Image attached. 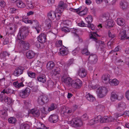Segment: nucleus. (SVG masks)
I'll return each mask as SVG.
<instances>
[{"label": "nucleus", "mask_w": 129, "mask_h": 129, "mask_svg": "<svg viewBox=\"0 0 129 129\" xmlns=\"http://www.w3.org/2000/svg\"><path fill=\"white\" fill-rule=\"evenodd\" d=\"M28 31V28L25 26H24L20 28L18 34V39L17 40H24L27 36Z\"/></svg>", "instance_id": "obj_1"}, {"label": "nucleus", "mask_w": 129, "mask_h": 129, "mask_svg": "<svg viewBox=\"0 0 129 129\" xmlns=\"http://www.w3.org/2000/svg\"><path fill=\"white\" fill-rule=\"evenodd\" d=\"M91 33L89 35V37L90 39H93L95 42H98L99 44V46L101 47V46L103 47H105V44L104 42L101 41H97V37L99 36L98 34H97L96 33H92L91 31Z\"/></svg>", "instance_id": "obj_2"}, {"label": "nucleus", "mask_w": 129, "mask_h": 129, "mask_svg": "<svg viewBox=\"0 0 129 129\" xmlns=\"http://www.w3.org/2000/svg\"><path fill=\"white\" fill-rule=\"evenodd\" d=\"M108 91L107 88L105 87H101L97 91L98 96L99 98H103L106 96Z\"/></svg>", "instance_id": "obj_3"}, {"label": "nucleus", "mask_w": 129, "mask_h": 129, "mask_svg": "<svg viewBox=\"0 0 129 129\" xmlns=\"http://www.w3.org/2000/svg\"><path fill=\"white\" fill-rule=\"evenodd\" d=\"M16 42L18 43L21 47L23 48L25 50H28L29 48V44L26 41H24L21 40H17Z\"/></svg>", "instance_id": "obj_4"}, {"label": "nucleus", "mask_w": 129, "mask_h": 129, "mask_svg": "<svg viewBox=\"0 0 129 129\" xmlns=\"http://www.w3.org/2000/svg\"><path fill=\"white\" fill-rule=\"evenodd\" d=\"M30 92V89L27 87L24 90L20 91L19 93V94L21 97L24 98L27 97L29 95Z\"/></svg>", "instance_id": "obj_5"}, {"label": "nucleus", "mask_w": 129, "mask_h": 129, "mask_svg": "<svg viewBox=\"0 0 129 129\" xmlns=\"http://www.w3.org/2000/svg\"><path fill=\"white\" fill-rule=\"evenodd\" d=\"M61 80L62 82L67 86L69 87L72 86L73 83V80L70 77H67L65 78L62 77Z\"/></svg>", "instance_id": "obj_6"}, {"label": "nucleus", "mask_w": 129, "mask_h": 129, "mask_svg": "<svg viewBox=\"0 0 129 129\" xmlns=\"http://www.w3.org/2000/svg\"><path fill=\"white\" fill-rule=\"evenodd\" d=\"M24 70V68L22 66H19L16 68L13 72V75L15 76H18L22 74Z\"/></svg>", "instance_id": "obj_7"}, {"label": "nucleus", "mask_w": 129, "mask_h": 129, "mask_svg": "<svg viewBox=\"0 0 129 129\" xmlns=\"http://www.w3.org/2000/svg\"><path fill=\"white\" fill-rule=\"evenodd\" d=\"M72 112V111L71 109L65 107L63 108L61 110L62 114H63L64 117H68Z\"/></svg>", "instance_id": "obj_8"}, {"label": "nucleus", "mask_w": 129, "mask_h": 129, "mask_svg": "<svg viewBox=\"0 0 129 129\" xmlns=\"http://www.w3.org/2000/svg\"><path fill=\"white\" fill-rule=\"evenodd\" d=\"M101 118L102 116L100 115L96 116L89 121V124L90 125H92L100 122L101 123Z\"/></svg>", "instance_id": "obj_9"}, {"label": "nucleus", "mask_w": 129, "mask_h": 129, "mask_svg": "<svg viewBox=\"0 0 129 129\" xmlns=\"http://www.w3.org/2000/svg\"><path fill=\"white\" fill-rule=\"evenodd\" d=\"M47 96L45 95H41L38 98V102L40 105H42L47 102Z\"/></svg>", "instance_id": "obj_10"}, {"label": "nucleus", "mask_w": 129, "mask_h": 129, "mask_svg": "<svg viewBox=\"0 0 129 129\" xmlns=\"http://www.w3.org/2000/svg\"><path fill=\"white\" fill-rule=\"evenodd\" d=\"M82 82L79 79L76 80L73 83L72 86L75 88L79 89L80 88L82 85Z\"/></svg>", "instance_id": "obj_11"}, {"label": "nucleus", "mask_w": 129, "mask_h": 129, "mask_svg": "<svg viewBox=\"0 0 129 129\" xmlns=\"http://www.w3.org/2000/svg\"><path fill=\"white\" fill-rule=\"evenodd\" d=\"M126 106L124 102H121L118 104L116 106L117 110L119 111L124 110L126 108Z\"/></svg>", "instance_id": "obj_12"}, {"label": "nucleus", "mask_w": 129, "mask_h": 129, "mask_svg": "<svg viewBox=\"0 0 129 129\" xmlns=\"http://www.w3.org/2000/svg\"><path fill=\"white\" fill-rule=\"evenodd\" d=\"M46 35L44 33H42L38 37V40L41 43H44L46 41Z\"/></svg>", "instance_id": "obj_13"}, {"label": "nucleus", "mask_w": 129, "mask_h": 129, "mask_svg": "<svg viewBox=\"0 0 129 129\" xmlns=\"http://www.w3.org/2000/svg\"><path fill=\"white\" fill-rule=\"evenodd\" d=\"M78 74L80 77H84L86 75V71L84 68H80L78 71Z\"/></svg>", "instance_id": "obj_14"}, {"label": "nucleus", "mask_w": 129, "mask_h": 129, "mask_svg": "<svg viewBox=\"0 0 129 129\" xmlns=\"http://www.w3.org/2000/svg\"><path fill=\"white\" fill-rule=\"evenodd\" d=\"M49 121L53 123H56L58 120V116L56 114L51 115L49 117Z\"/></svg>", "instance_id": "obj_15"}, {"label": "nucleus", "mask_w": 129, "mask_h": 129, "mask_svg": "<svg viewBox=\"0 0 129 129\" xmlns=\"http://www.w3.org/2000/svg\"><path fill=\"white\" fill-rule=\"evenodd\" d=\"M73 123L76 127L81 126L82 124V122L81 120L77 118L73 119Z\"/></svg>", "instance_id": "obj_16"}, {"label": "nucleus", "mask_w": 129, "mask_h": 129, "mask_svg": "<svg viewBox=\"0 0 129 129\" xmlns=\"http://www.w3.org/2000/svg\"><path fill=\"white\" fill-rule=\"evenodd\" d=\"M47 16L48 19L53 20L56 17L55 13L53 11H50L48 13Z\"/></svg>", "instance_id": "obj_17"}, {"label": "nucleus", "mask_w": 129, "mask_h": 129, "mask_svg": "<svg viewBox=\"0 0 129 129\" xmlns=\"http://www.w3.org/2000/svg\"><path fill=\"white\" fill-rule=\"evenodd\" d=\"M29 113L32 114L35 117H38L40 115L39 110L35 109H31Z\"/></svg>", "instance_id": "obj_18"}, {"label": "nucleus", "mask_w": 129, "mask_h": 129, "mask_svg": "<svg viewBox=\"0 0 129 129\" xmlns=\"http://www.w3.org/2000/svg\"><path fill=\"white\" fill-rule=\"evenodd\" d=\"M110 76L109 74H106L103 75L102 77V81L105 83H107L108 82L109 83Z\"/></svg>", "instance_id": "obj_19"}, {"label": "nucleus", "mask_w": 129, "mask_h": 129, "mask_svg": "<svg viewBox=\"0 0 129 129\" xmlns=\"http://www.w3.org/2000/svg\"><path fill=\"white\" fill-rule=\"evenodd\" d=\"M72 33H73L75 35V39L76 40H78L79 42H81L82 40L81 38H80L78 35V31L77 29L75 28H73L71 30Z\"/></svg>", "instance_id": "obj_20"}, {"label": "nucleus", "mask_w": 129, "mask_h": 129, "mask_svg": "<svg viewBox=\"0 0 129 129\" xmlns=\"http://www.w3.org/2000/svg\"><path fill=\"white\" fill-rule=\"evenodd\" d=\"M114 22L112 20L109 19L107 20L105 23V26L106 27H112L114 25Z\"/></svg>", "instance_id": "obj_21"}, {"label": "nucleus", "mask_w": 129, "mask_h": 129, "mask_svg": "<svg viewBox=\"0 0 129 129\" xmlns=\"http://www.w3.org/2000/svg\"><path fill=\"white\" fill-rule=\"evenodd\" d=\"M13 85L15 87L18 88L23 87L24 85L22 82H19L18 81L14 82L13 83Z\"/></svg>", "instance_id": "obj_22"}, {"label": "nucleus", "mask_w": 129, "mask_h": 129, "mask_svg": "<svg viewBox=\"0 0 129 129\" xmlns=\"http://www.w3.org/2000/svg\"><path fill=\"white\" fill-rule=\"evenodd\" d=\"M32 21L33 22V23H34V24L36 26L35 29L37 30V33H39L41 29V28L39 26V22L36 19H34Z\"/></svg>", "instance_id": "obj_23"}, {"label": "nucleus", "mask_w": 129, "mask_h": 129, "mask_svg": "<svg viewBox=\"0 0 129 129\" xmlns=\"http://www.w3.org/2000/svg\"><path fill=\"white\" fill-rule=\"evenodd\" d=\"M37 79L39 81L43 83L45 82L46 80L45 75L44 74L39 75L37 77Z\"/></svg>", "instance_id": "obj_24"}, {"label": "nucleus", "mask_w": 129, "mask_h": 129, "mask_svg": "<svg viewBox=\"0 0 129 129\" xmlns=\"http://www.w3.org/2000/svg\"><path fill=\"white\" fill-rule=\"evenodd\" d=\"M125 30H122L120 31L119 35V37L121 40H125L126 38V35Z\"/></svg>", "instance_id": "obj_25"}, {"label": "nucleus", "mask_w": 129, "mask_h": 129, "mask_svg": "<svg viewBox=\"0 0 129 129\" xmlns=\"http://www.w3.org/2000/svg\"><path fill=\"white\" fill-rule=\"evenodd\" d=\"M0 110V116L1 117L5 118L8 116L6 110L4 108Z\"/></svg>", "instance_id": "obj_26"}, {"label": "nucleus", "mask_w": 129, "mask_h": 129, "mask_svg": "<svg viewBox=\"0 0 129 129\" xmlns=\"http://www.w3.org/2000/svg\"><path fill=\"white\" fill-rule=\"evenodd\" d=\"M119 81L117 79H110L109 80V84L112 86H116L119 83Z\"/></svg>", "instance_id": "obj_27"}, {"label": "nucleus", "mask_w": 129, "mask_h": 129, "mask_svg": "<svg viewBox=\"0 0 129 129\" xmlns=\"http://www.w3.org/2000/svg\"><path fill=\"white\" fill-rule=\"evenodd\" d=\"M108 14H104L101 15L100 17V20L102 22H104L108 18Z\"/></svg>", "instance_id": "obj_28"}, {"label": "nucleus", "mask_w": 129, "mask_h": 129, "mask_svg": "<svg viewBox=\"0 0 129 129\" xmlns=\"http://www.w3.org/2000/svg\"><path fill=\"white\" fill-rule=\"evenodd\" d=\"M68 52L67 49L63 46L61 48H60V53L62 56H64L67 54Z\"/></svg>", "instance_id": "obj_29"}, {"label": "nucleus", "mask_w": 129, "mask_h": 129, "mask_svg": "<svg viewBox=\"0 0 129 129\" xmlns=\"http://www.w3.org/2000/svg\"><path fill=\"white\" fill-rule=\"evenodd\" d=\"M118 95L117 94L116 92L113 91L112 92L111 94L110 99L111 101L114 102L116 100L118 99Z\"/></svg>", "instance_id": "obj_30"}, {"label": "nucleus", "mask_w": 129, "mask_h": 129, "mask_svg": "<svg viewBox=\"0 0 129 129\" xmlns=\"http://www.w3.org/2000/svg\"><path fill=\"white\" fill-rule=\"evenodd\" d=\"M27 57L29 59L33 58L35 55V53L32 51H29L26 54Z\"/></svg>", "instance_id": "obj_31"}, {"label": "nucleus", "mask_w": 129, "mask_h": 129, "mask_svg": "<svg viewBox=\"0 0 129 129\" xmlns=\"http://www.w3.org/2000/svg\"><path fill=\"white\" fill-rule=\"evenodd\" d=\"M85 97L88 100L91 102H93L95 100V98L89 93L86 94Z\"/></svg>", "instance_id": "obj_32"}, {"label": "nucleus", "mask_w": 129, "mask_h": 129, "mask_svg": "<svg viewBox=\"0 0 129 129\" xmlns=\"http://www.w3.org/2000/svg\"><path fill=\"white\" fill-rule=\"evenodd\" d=\"M16 4L17 6L20 8H23L25 6V4L23 3L22 1L19 0H17L16 2Z\"/></svg>", "instance_id": "obj_33"}, {"label": "nucleus", "mask_w": 129, "mask_h": 129, "mask_svg": "<svg viewBox=\"0 0 129 129\" xmlns=\"http://www.w3.org/2000/svg\"><path fill=\"white\" fill-rule=\"evenodd\" d=\"M90 58L93 63H95L97 61V56L95 54H91L89 57L88 59Z\"/></svg>", "instance_id": "obj_34"}, {"label": "nucleus", "mask_w": 129, "mask_h": 129, "mask_svg": "<svg viewBox=\"0 0 129 129\" xmlns=\"http://www.w3.org/2000/svg\"><path fill=\"white\" fill-rule=\"evenodd\" d=\"M120 5V8L123 10H125L128 7V4L125 2H121Z\"/></svg>", "instance_id": "obj_35"}, {"label": "nucleus", "mask_w": 129, "mask_h": 129, "mask_svg": "<svg viewBox=\"0 0 129 129\" xmlns=\"http://www.w3.org/2000/svg\"><path fill=\"white\" fill-rule=\"evenodd\" d=\"M60 72V69L59 68H56L52 70L51 73L52 75L55 76L59 74Z\"/></svg>", "instance_id": "obj_36"}, {"label": "nucleus", "mask_w": 129, "mask_h": 129, "mask_svg": "<svg viewBox=\"0 0 129 129\" xmlns=\"http://www.w3.org/2000/svg\"><path fill=\"white\" fill-rule=\"evenodd\" d=\"M88 9L87 8H85L83 9L81 11H80L78 13L81 16H83L86 15L88 12Z\"/></svg>", "instance_id": "obj_37"}, {"label": "nucleus", "mask_w": 129, "mask_h": 129, "mask_svg": "<svg viewBox=\"0 0 129 129\" xmlns=\"http://www.w3.org/2000/svg\"><path fill=\"white\" fill-rule=\"evenodd\" d=\"M116 21L118 24L120 26L123 25L125 23V20L122 18H118Z\"/></svg>", "instance_id": "obj_38"}, {"label": "nucleus", "mask_w": 129, "mask_h": 129, "mask_svg": "<svg viewBox=\"0 0 129 129\" xmlns=\"http://www.w3.org/2000/svg\"><path fill=\"white\" fill-rule=\"evenodd\" d=\"M54 63L52 61H49L47 64V68L48 70H50L52 69L54 66Z\"/></svg>", "instance_id": "obj_39"}, {"label": "nucleus", "mask_w": 129, "mask_h": 129, "mask_svg": "<svg viewBox=\"0 0 129 129\" xmlns=\"http://www.w3.org/2000/svg\"><path fill=\"white\" fill-rule=\"evenodd\" d=\"M110 118L107 116H105L103 117H102L101 123H104L110 121Z\"/></svg>", "instance_id": "obj_40"}, {"label": "nucleus", "mask_w": 129, "mask_h": 129, "mask_svg": "<svg viewBox=\"0 0 129 129\" xmlns=\"http://www.w3.org/2000/svg\"><path fill=\"white\" fill-rule=\"evenodd\" d=\"M58 6L61 9L63 10L66 8L67 5L63 2L61 1L59 2Z\"/></svg>", "instance_id": "obj_41"}, {"label": "nucleus", "mask_w": 129, "mask_h": 129, "mask_svg": "<svg viewBox=\"0 0 129 129\" xmlns=\"http://www.w3.org/2000/svg\"><path fill=\"white\" fill-rule=\"evenodd\" d=\"M10 54L6 51H3L0 54V57L1 58H4L5 59L6 57L9 56Z\"/></svg>", "instance_id": "obj_42"}, {"label": "nucleus", "mask_w": 129, "mask_h": 129, "mask_svg": "<svg viewBox=\"0 0 129 129\" xmlns=\"http://www.w3.org/2000/svg\"><path fill=\"white\" fill-rule=\"evenodd\" d=\"M29 127L28 124L25 123H22L20 125V129H28Z\"/></svg>", "instance_id": "obj_43"}, {"label": "nucleus", "mask_w": 129, "mask_h": 129, "mask_svg": "<svg viewBox=\"0 0 129 129\" xmlns=\"http://www.w3.org/2000/svg\"><path fill=\"white\" fill-rule=\"evenodd\" d=\"M57 107V105L55 104H52L48 108V111H50L56 109Z\"/></svg>", "instance_id": "obj_44"}, {"label": "nucleus", "mask_w": 129, "mask_h": 129, "mask_svg": "<svg viewBox=\"0 0 129 129\" xmlns=\"http://www.w3.org/2000/svg\"><path fill=\"white\" fill-rule=\"evenodd\" d=\"M8 122L11 124H15L16 122V118L14 117H12L8 119Z\"/></svg>", "instance_id": "obj_45"}, {"label": "nucleus", "mask_w": 129, "mask_h": 129, "mask_svg": "<svg viewBox=\"0 0 129 129\" xmlns=\"http://www.w3.org/2000/svg\"><path fill=\"white\" fill-rule=\"evenodd\" d=\"M85 20L88 24H90L92 21V17L91 15H88L85 18Z\"/></svg>", "instance_id": "obj_46"}, {"label": "nucleus", "mask_w": 129, "mask_h": 129, "mask_svg": "<svg viewBox=\"0 0 129 129\" xmlns=\"http://www.w3.org/2000/svg\"><path fill=\"white\" fill-rule=\"evenodd\" d=\"M5 101L6 103L8 105H10L12 102V101L11 99L7 96L5 97Z\"/></svg>", "instance_id": "obj_47"}, {"label": "nucleus", "mask_w": 129, "mask_h": 129, "mask_svg": "<svg viewBox=\"0 0 129 129\" xmlns=\"http://www.w3.org/2000/svg\"><path fill=\"white\" fill-rule=\"evenodd\" d=\"M26 4L29 8L32 9L34 7L33 4L31 2H29L28 0L25 1Z\"/></svg>", "instance_id": "obj_48"}, {"label": "nucleus", "mask_w": 129, "mask_h": 129, "mask_svg": "<svg viewBox=\"0 0 129 129\" xmlns=\"http://www.w3.org/2000/svg\"><path fill=\"white\" fill-rule=\"evenodd\" d=\"M27 74L28 76L31 78H34L36 75L35 73L33 72H32L30 71H27Z\"/></svg>", "instance_id": "obj_49"}, {"label": "nucleus", "mask_w": 129, "mask_h": 129, "mask_svg": "<svg viewBox=\"0 0 129 129\" xmlns=\"http://www.w3.org/2000/svg\"><path fill=\"white\" fill-rule=\"evenodd\" d=\"M23 21L26 23H30L32 24L33 22L32 20H29L28 18L25 17H23L22 19Z\"/></svg>", "instance_id": "obj_50"}, {"label": "nucleus", "mask_w": 129, "mask_h": 129, "mask_svg": "<svg viewBox=\"0 0 129 129\" xmlns=\"http://www.w3.org/2000/svg\"><path fill=\"white\" fill-rule=\"evenodd\" d=\"M46 84L48 87L51 88L53 86L54 83L52 80H49L48 81Z\"/></svg>", "instance_id": "obj_51"}, {"label": "nucleus", "mask_w": 129, "mask_h": 129, "mask_svg": "<svg viewBox=\"0 0 129 129\" xmlns=\"http://www.w3.org/2000/svg\"><path fill=\"white\" fill-rule=\"evenodd\" d=\"M51 20L50 19H48L46 21V24L48 29L50 28L51 26L52 23Z\"/></svg>", "instance_id": "obj_52"}, {"label": "nucleus", "mask_w": 129, "mask_h": 129, "mask_svg": "<svg viewBox=\"0 0 129 129\" xmlns=\"http://www.w3.org/2000/svg\"><path fill=\"white\" fill-rule=\"evenodd\" d=\"M114 42L113 40H111L107 43V46L109 48L111 49L112 47Z\"/></svg>", "instance_id": "obj_53"}, {"label": "nucleus", "mask_w": 129, "mask_h": 129, "mask_svg": "<svg viewBox=\"0 0 129 129\" xmlns=\"http://www.w3.org/2000/svg\"><path fill=\"white\" fill-rule=\"evenodd\" d=\"M2 94H0V99L1 101H3L4 100V98L2 95H3V93L4 94L5 93L7 94L8 93V92L5 89H4L1 92Z\"/></svg>", "instance_id": "obj_54"}, {"label": "nucleus", "mask_w": 129, "mask_h": 129, "mask_svg": "<svg viewBox=\"0 0 129 129\" xmlns=\"http://www.w3.org/2000/svg\"><path fill=\"white\" fill-rule=\"evenodd\" d=\"M62 45V41L61 40H57L56 42L55 46L57 47H59Z\"/></svg>", "instance_id": "obj_55"}, {"label": "nucleus", "mask_w": 129, "mask_h": 129, "mask_svg": "<svg viewBox=\"0 0 129 129\" xmlns=\"http://www.w3.org/2000/svg\"><path fill=\"white\" fill-rule=\"evenodd\" d=\"M43 62H41L40 61H38L37 63L35 64L36 66L37 67L41 68L43 66Z\"/></svg>", "instance_id": "obj_56"}, {"label": "nucleus", "mask_w": 129, "mask_h": 129, "mask_svg": "<svg viewBox=\"0 0 129 129\" xmlns=\"http://www.w3.org/2000/svg\"><path fill=\"white\" fill-rule=\"evenodd\" d=\"M82 53L83 54H85L86 55H90V53L88 51L87 49H83L82 51Z\"/></svg>", "instance_id": "obj_57"}, {"label": "nucleus", "mask_w": 129, "mask_h": 129, "mask_svg": "<svg viewBox=\"0 0 129 129\" xmlns=\"http://www.w3.org/2000/svg\"><path fill=\"white\" fill-rule=\"evenodd\" d=\"M61 30L62 31L65 33L68 32L70 31L68 27L65 26L62 27Z\"/></svg>", "instance_id": "obj_58"}, {"label": "nucleus", "mask_w": 129, "mask_h": 129, "mask_svg": "<svg viewBox=\"0 0 129 129\" xmlns=\"http://www.w3.org/2000/svg\"><path fill=\"white\" fill-rule=\"evenodd\" d=\"M88 116L86 114H84L81 117V119L83 120H86L88 119Z\"/></svg>", "instance_id": "obj_59"}, {"label": "nucleus", "mask_w": 129, "mask_h": 129, "mask_svg": "<svg viewBox=\"0 0 129 129\" xmlns=\"http://www.w3.org/2000/svg\"><path fill=\"white\" fill-rule=\"evenodd\" d=\"M74 61V60L73 59H71L70 60L68 64H66L64 65V69H67V68L71 64H72L73 63V61Z\"/></svg>", "instance_id": "obj_60"}, {"label": "nucleus", "mask_w": 129, "mask_h": 129, "mask_svg": "<svg viewBox=\"0 0 129 129\" xmlns=\"http://www.w3.org/2000/svg\"><path fill=\"white\" fill-rule=\"evenodd\" d=\"M87 26L89 28H90L92 30H94L95 29V26L92 24H90L87 25Z\"/></svg>", "instance_id": "obj_61"}, {"label": "nucleus", "mask_w": 129, "mask_h": 129, "mask_svg": "<svg viewBox=\"0 0 129 129\" xmlns=\"http://www.w3.org/2000/svg\"><path fill=\"white\" fill-rule=\"evenodd\" d=\"M108 35L109 37L111 38H114L115 37V34L112 33L110 31H108Z\"/></svg>", "instance_id": "obj_62"}, {"label": "nucleus", "mask_w": 129, "mask_h": 129, "mask_svg": "<svg viewBox=\"0 0 129 129\" xmlns=\"http://www.w3.org/2000/svg\"><path fill=\"white\" fill-rule=\"evenodd\" d=\"M79 50V48H77L75 49L72 51V54L74 55H76L78 53Z\"/></svg>", "instance_id": "obj_63"}, {"label": "nucleus", "mask_w": 129, "mask_h": 129, "mask_svg": "<svg viewBox=\"0 0 129 129\" xmlns=\"http://www.w3.org/2000/svg\"><path fill=\"white\" fill-rule=\"evenodd\" d=\"M63 11V10L62 9H61L58 6V7L55 10V12L56 13H61Z\"/></svg>", "instance_id": "obj_64"}]
</instances>
